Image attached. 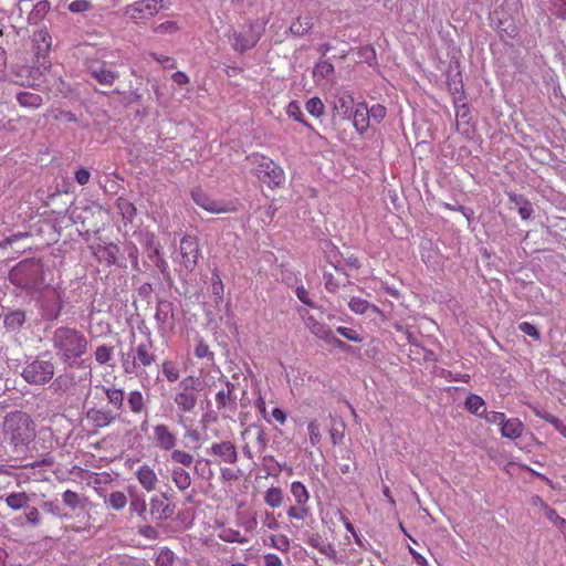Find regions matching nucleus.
<instances>
[{"label": "nucleus", "mask_w": 566, "mask_h": 566, "mask_svg": "<svg viewBox=\"0 0 566 566\" xmlns=\"http://www.w3.org/2000/svg\"><path fill=\"white\" fill-rule=\"evenodd\" d=\"M211 291H212V294H213V296L216 298V304L217 305L220 304L223 301L224 287H223L222 280H221V277L219 276V274L217 272L212 273Z\"/></svg>", "instance_id": "obj_47"}, {"label": "nucleus", "mask_w": 566, "mask_h": 566, "mask_svg": "<svg viewBox=\"0 0 566 566\" xmlns=\"http://www.w3.org/2000/svg\"><path fill=\"white\" fill-rule=\"evenodd\" d=\"M368 114H369L370 120L379 123L385 118V116L387 114V109L381 104H375L370 108H368Z\"/></svg>", "instance_id": "obj_58"}, {"label": "nucleus", "mask_w": 566, "mask_h": 566, "mask_svg": "<svg viewBox=\"0 0 566 566\" xmlns=\"http://www.w3.org/2000/svg\"><path fill=\"white\" fill-rule=\"evenodd\" d=\"M75 386V377L73 374H64L57 376L52 382V388L56 392L70 394Z\"/></svg>", "instance_id": "obj_32"}, {"label": "nucleus", "mask_w": 566, "mask_h": 566, "mask_svg": "<svg viewBox=\"0 0 566 566\" xmlns=\"http://www.w3.org/2000/svg\"><path fill=\"white\" fill-rule=\"evenodd\" d=\"M170 459L174 463L182 467H190L193 462V457L187 451L177 449V447L170 451Z\"/></svg>", "instance_id": "obj_43"}, {"label": "nucleus", "mask_w": 566, "mask_h": 566, "mask_svg": "<svg viewBox=\"0 0 566 566\" xmlns=\"http://www.w3.org/2000/svg\"><path fill=\"white\" fill-rule=\"evenodd\" d=\"M95 360L99 365L107 364L113 357V347L107 345H101L94 353Z\"/></svg>", "instance_id": "obj_50"}, {"label": "nucleus", "mask_w": 566, "mask_h": 566, "mask_svg": "<svg viewBox=\"0 0 566 566\" xmlns=\"http://www.w3.org/2000/svg\"><path fill=\"white\" fill-rule=\"evenodd\" d=\"M201 390L202 381L195 376L182 378L174 388L172 401L176 406L177 423L179 426H186L187 415L195 411Z\"/></svg>", "instance_id": "obj_3"}, {"label": "nucleus", "mask_w": 566, "mask_h": 566, "mask_svg": "<svg viewBox=\"0 0 566 566\" xmlns=\"http://www.w3.org/2000/svg\"><path fill=\"white\" fill-rule=\"evenodd\" d=\"M108 402L117 410L124 406V390L115 387H103Z\"/></svg>", "instance_id": "obj_34"}, {"label": "nucleus", "mask_w": 566, "mask_h": 566, "mask_svg": "<svg viewBox=\"0 0 566 566\" xmlns=\"http://www.w3.org/2000/svg\"><path fill=\"white\" fill-rule=\"evenodd\" d=\"M485 401L484 399L475 394H470L464 401V408L472 415L478 417H482L486 409L484 408Z\"/></svg>", "instance_id": "obj_29"}, {"label": "nucleus", "mask_w": 566, "mask_h": 566, "mask_svg": "<svg viewBox=\"0 0 566 566\" xmlns=\"http://www.w3.org/2000/svg\"><path fill=\"white\" fill-rule=\"evenodd\" d=\"M105 504H106V506H108L115 511H120L127 504V496L122 491L112 492L107 496V499H105Z\"/></svg>", "instance_id": "obj_40"}, {"label": "nucleus", "mask_w": 566, "mask_h": 566, "mask_svg": "<svg viewBox=\"0 0 566 566\" xmlns=\"http://www.w3.org/2000/svg\"><path fill=\"white\" fill-rule=\"evenodd\" d=\"M354 98L349 94H339L335 97L333 108L344 119L352 117Z\"/></svg>", "instance_id": "obj_25"}, {"label": "nucleus", "mask_w": 566, "mask_h": 566, "mask_svg": "<svg viewBox=\"0 0 566 566\" xmlns=\"http://www.w3.org/2000/svg\"><path fill=\"white\" fill-rule=\"evenodd\" d=\"M307 430L312 446H317L322 438L317 422L315 420L310 421L307 424Z\"/></svg>", "instance_id": "obj_62"}, {"label": "nucleus", "mask_w": 566, "mask_h": 566, "mask_svg": "<svg viewBox=\"0 0 566 566\" xmlns=\"http://www.w3.org/2000/svg\"><path fill=\"white\" fill-rule=\"evenodd\" d=\"M91 75L102 85H112L118 73L109 70L105 62H94L90 65Z\"/></svg>", "instance_id": "obj_21"}, {"label": "nucleus", "mask_w": 566, "mask_h": 566, "mask_svg": "<svg viewBox=\"0 0 566 566\" xmlns=\"http://www.w3.org/2000/svg\"><path fill=\"white\" fill-rule=\"evenodd\" d=\"M284 494L283 491L277 486H272L266 490L264 494V502L270 507H280L283 503Z\"/></svg>", "instance_id": "obj_38"}, {"label": "nucleus", "mask_w": 566, "mask_h": 566, "mask_svg": "<svg viewBox=\"0 0 566 566\" xmlns=\"http://www.w3.org/2000/svg\"><path fill=\"white\" fill-rule=\"evenodd\" d=\"M311 546L316 548L319 553L324 554L327 557H334L336 555V551L332 544L324 543L319 537H313L310 539Z\"/></svg>", "instance_id": "obj_48"}, {"label": "nucleus", "mask_w": 566, "mask_h": 566, "mask_svg": "<svg viewBox=\"0 0 566 566\" xmlns=\"http://www.w3.org/2000/svg\"><path fill=\"white\" fill-rule=\"evenodd\" d=\"M153 342L148 338L147 342L138 344L122 357L123 371L127 375H135L144 378L146 373L142 368L149 367L156 361V355L153 350Z\"/></svg>", "instance_id": "obj_5"}, {"label": "nucleus", "mask_w": 566, "mask_h": 566, "mask_svg": "<svg viewBox=\"0 0 566 566\" xmlns=\"http://www.w3.org/2000/svg\"><path fill=\"white\" fill-rule=\"evenodd\" d=\"M52 346L56 357L69 366L78 365L87 353L88 340L85 334L70 326L57 327L52 334Z\"/></svg>", "instance_id": "obj_2"}, {"label": "nucleus", "mask_w": 566, "mask_h": 566, "mask_svg": "<svg viewBox=\"0 0 566 566\" xmlns=\"http://www.w3.org/2000/svg\"><path fill=\"white\" fill-rule=\"evenodd\" d=\"M9 280L29 293L36 292L44 284L42 264L34 259L21 261L9 272Z\"/></svg>", "instance_id": "obj_4"}, {"label": "nucleus", "mask_w": 566, "mask_h": 566, "mask_svg": "<svg viewBox=\"0 0 566 566\" xmlns=\"http://www.w3.org/2000/svg\"><path fill=\"white\" fill-rule=\"evenodd\" d=\"M524 429L525 426L518 418H506L500 427V432L505 439L516 440L522 437Z\"/></svg>", "instance_id": "obj_24"}, {"label": "nucleus", "mask_w": 566, "mask_h": 566, "mask_svg": "<svg viewBox=\"0 0 566 566\" xmlns=\"http://www.w3.org/2000/svg\"><path fill=\"white\" fill-rule=\"evenodd\" d=\"M174 557L170 551H163L156 558V566H172Z\"/></svg>", "instance_id": "obj_63"}, {"label": "nucleus", "mask_w": 566, "mask_h": 566, "mask_svg": "<svg viewBox=\"0 0 566 566\" xmlns=\"http://www.w3.org/2000/svg\"><path fill=\"white\" fill-rule=\"evenodd\" d=\"M350 118H353V125L359 135H363L368 130L370 117L368 114V107L365 103L356 105Z\"/></svg>", "instance_id": "obj_22"}, {"label": "nucleus", "mask_w": 566, "mask_h": 566, "mask_svg": "<svg viewBox=\"0 0 566 566\" xmlns=\"http://www.w3.org/2000/svg\"><path fill=\"white\" fill-rule=\"evenodd\" d=\"M50 10V2L46 1V0H43V1H39L33 10L31 11L28 20L31 22H34L36 23L38 21L42 20L44 18V15L48 13V11Z\"/></svg>", "instance_id": "obj_45"}, {"label": "nucleus", "mask_w": 566, "mask_h": 566, "mask_svg": "<svg viewBox=\"0 0 566 566\" xmlns=\"http://www.w3.org/2000/svg\"><path fill=\"white\" fill-rule=\"evenodd\" d=\"M286 113L294 120L303 124L304 126L310 127L307 122L304 119L303 112H302L301 106H300V104L297 102H295V101L291 102L287 105Z\"/></svg>", "instance_id": "obj_51"}, {"label": "nucleus", "mask_w": 566, "mask_h": 566, "mask_svg": "<svg viewBox=\"0 0 566 566\" xmlns=\"http://www.w3.org/2000/svg\"><path fill=\"white\" fill-rule=\"evenodd\" d=\"M247 160L253 167L255 176L269 187H280L284 184L283 168L271 158L261 154H252L247 157Z\"/></svg>", "instance_id": "obj_6"}, {"label": "nucleus", "mask_w": 566, "mask_h": 566, "mask_svg": "<svg viewBox=\"0 0 566 566\" xmlns=\"http://www.w3.org/2000/svg\"><path fill=\"white\" fill-rule=\"evenodd\" d=\"M25 322V314L23 311H11L4 315L3 324L10 332L19 331Z\"/></svg>", "instance_id": "obj_30"}, {"label": "nucleus", "mask_w": 566, "mask_h": 566, "mask_svg": "<svg viewBox=\"0 0 566 566\" xmlns=\"http://www.w3.org/2000/svg\"><path fill=\"white\" fill-rule=\"evenodd\" d=\"M33 44L35 46V56L38 66L33 67L31 71L32 82L29 83L30 86H40L43 76V72L49 70L50 62L46 61V54L51 48V35L44 29L38 30L33 33Z\"/></svg>", "instance_id": "obj_7"}, {"label": "nucleus", "mask_w": 566, "mask_h": 566, "mask_svg": "<svg viewBox=\"0 0 566 566\" xmlns=\"http://www.w3.org/2000/svg\"><path fill=\"white\" fill-rule=\"evenodd\" d=\"M340 521L343 522L346 531L352 534L355 543L361 548L367 549L368 543L363 539V537L356 532L354 525L344 516H340Z\"/></svg>", "instance_id": "obj_52"}, {"label": "nucleus", "mask_w": 566, "mask_h": 566, "mask_svg": "<svg viewBox=\"0 0 566 566\" xmlns=\"http://www.w3.org/2000/svg\"><path fill=\"white\" fill-rule=\"evenodd\" d=\"M135 478L137 479L139 485L146 492H153L156 490L157 484L159 483V479L154 468L149 464H142L135 471Z\"/></svg>", "instance_id": "obj_18"}, {"label": "nucleus", "mask_w": 566, "mask_h": 566, "mask_svg": "<svg viewBox=\"0 0 566 566\" xmlns=\"http://www.w3.org/2000/svg\"><path fill=\"white\" fill-rule=\"evenodd\" d=\"M256 41L258 39L252 35H248L244 33H234L231 39V44L235 51L245 52L252 49L255 45Z\"/></svg>", "instance_id": "obj_31"}, {"label": "nucleus", "mask_w": 566, "mask_h": 566, "mask_svg": "<svg viewBox=\"0 0 566 566\" xmlns=\"http://www.w3.org/2000/svg\"><path fill=\"white\" fill-rule=\"evenodd\" d=\"M62 500L65 505L71 507L72 510H75L77 507H82V501L80 494L76 492H73L71 490H66L62 494Z\"/></svg>", "instance_id": "obj_53"}, {"label": "nucleus", "mask_w": 566, "mask_h": 566, "mask_svg": "<svg viewBox=\"0 0 566 566\" xmlns=\"http://www.w3.org/2000/svg\"><path fill=\"white\" fill-rule=\"evenodd\" d=\"M306 111L314 117L319 118L324 115L325 105L319 97H312L305 104Z\"/></svg>", "instance_id": "obj_44"}, {"label": "nucleus", "mask_w": 566, "mask_h": 566, "mask_svg": "<svg viewBox=\"0 0 566 566\" xmlns=\"http://www.w3.org/2000/svg\"><path fill=\"white\" fill-rule=\"evenodd\" d=\"M290 491L295 504L289 507L287 516L292 520L303 521L311 515L308 490L302 482L294 481L291 483Z\"/></svg>", "instance_id": "obj_11"}, {"label": "nucleus", "mask_w": 566, "mask_h": 566, "mask_svg": "<svg viewBox=\"0 0 566 566\" xmlns=\"http://www.w3.org/2000/svg\"><path fill=\"white\" fill-rule=\"evenodd\" d=\"M130 513H135L143 520L146 518L147 504L144 496H135L129 503Z\"/></svg>", "instance_id": "obj_49"}, {"label": "nucleus", "mask_w": 566, "mask_h": 566, "mask_svg": "<svg viewBox=\"0 0 566 566\" xmlns=\"http://www.w3.org/2000/svg\"><path fill=\"white\" fill-rule=\"evenodd\" d=\"M168 9L166 0H138L128 4L124 9V14L132 21L150 19L160 10Z\"/></svg>", "instance_id": "obj_9"}, {"label": "nucleus", "mask_w": 566, "mask_h": 566, "mask_svg": "<svg viewBox=\"0 0 566 566\" xmlns=\"http://www.w3.org/2000/svg\"><path fill=\"white\" fill-rule=\"evenodd\" d=\"M18 103L23 107L38 108L42 105V97L39 94L21 92L17 95Z\"/></svg>", "instance_id": "obj_36"}, {"label": "nucleus", "mask_w": 566, "mask_h": 566, "mask_svg": "<svg viewBox=\"0 0 566 566\" xmlns=\"http://www.w3.org/2000/svg\"><path fill=\"white\" fill-rule=\"evenodd\" d=\"M216 405L218 410L235 411L237 397L234 396V385L227 381L224 386L216 394Z\"/></svg>", "instance_id": "obj_19"}, {"label": "nucleus", "mask_w": 566, "mask_h": 566, "mask_svg": "<svg viewBox=\"0 0 566 566\" xmlns=\"http://www.w3.org/2000/svg\"><path fill=\"white\" fill-rule=\"evenodd\" d=\"M252 430H256V443L260 451H264L268 447V437L265 434L264 429L261 426H258L255 423L250 424L248 428H245L241 436L244 439L247 434H249Z\"/></svg>", "instance_id": "obj_41"}, {"label": "nucleus", "mask_w": 566, "mask_h": 566, "mask_svg": "<svg viewBox=\"0 0 566 566\" xmlns=\"http://www.w3.org/2000/svg\"><path fill=\"white\" fill-rule=\"evenodd\" d=\"M200 248L198 239L195 235H184L179 247V266L180 273H191L198 263Z\"/></svg>", "instance_id": "obj_10"}, {"label": "nucleus", "mask_w": 566, "mask_h": 566, "mask_svg": "<svg viewBox=\"0 0 566 566\" xmlns=\"http://www.w3.org/2000/svg\"><path fill=\"white\" fill-rule=\"evenodd\" d=\"M348 307L349 310L355 313V314H358V315H363V314H376V315H381L382 312L381 310L369 303L368 301L361 298V297H352L348 302Z\"/></svg>", "instance_id": "obj_26"}, {"label": "nucleus", "mask_w": 566, "mask_h": 566, "mask_svg": "<svg viewBox=\"0 0 566 566\" xmlns=\"http://www.w3.org/2000/svg\"><path fill=\"white\" fill-rule=\"evenodd\" d=\"M191 197L197 206L211 213H227L234 210V207L231 203L216 200L209 197L201 189L192 190Z\"/></svg>", "instance_id": "obj_14"}, {"label": "nucleus", "mask_w": 566, "mask_h": 566, "mask_svg": "<svg viewBox=\"0 0 566 566\" xmlns=\"http://www.w3.org/2000/svg\"><path fill=\"white\" fill-rule=\"evenodd\" d=\"M552 6L554 13L558 18L566 20V0H552Z\"/></svg>", "instance_id": "obj_64"}, {"label": "nucleus", "mask_w": 566, "mask_h": 566, "mask_svg": "<svg viewBox=\"0 0 566 566\" xmlns=\"http://www.w3.org/2000/svg\"><path fill=\"white\" fill-rule=\"evenodd\" d=\"M171 480L175 486L181 492L188 490L191 485L190 473L181 467H174L171 469Z\"/></svg>", "instance_id": "obj_28"}, {"label": "nucleus", "mask_w": 566, "mask_h": 566, "mask_svg": "<svg viewBox=\"0 0 566 566\" xmlns=\"http://www.w3.org/2000/svg\"><path fill=\"white\" fill-rule=\"evenodd\" d=\"M161 373L169 382H176L180 377V369L172 360H164L160 365Z\"/></svg>", "instance_id": "obj_42"}, {"label": "nucleus", "mask_w": 566, "mask_h": 566, "mask_svg": "<svg viewBox=\"0 0 566 566\" xmlns=\"http://www.w3.org/2000/svg\"><path fill=\"white\" fill-rule=\"evenodd\" d=\"M304 324L315 337L323 340L334 339L333 331L326 324L318 322L313 315L305 316Z\"/></svg>", "instance_id": "obj_23"}, {"label": "nucleus", "mask_w": 566, "mask_h": 566, "mask_svg": "<svg viewBox=\"0 0 566 566\" xmlns=\"http://www.w3.org/2000/svg\"><path fill=\"white\" fill-rule=\"evenodd\" d=\"M168 496L166 493L155 495L150 499V514L154 520L164 521L171 516L172 510L167 504Z\"/></svg>", "instance_id": "obj_20"}, {"label": "nucleus", "mask_w": 566, "mask_h": 566, "mask_svg": "<svg viewBox=\"0 0 566 566\" xmlns=\"http://www.w3.org/2000/svg\"><path fill=\"white\" fill-rule=\"evenodd\" d=\"M207 452L220 463L235 464L239 459L237 447L231 441L213 442Z\"/></svg>", "instance_id": "obj_15"}, {"label": "nucleus", "mask_w": 566, "mask_h": 566, "mask_svg": "<svg viewBox=\"0 0 566 566\" xmlns=\"http://www.w3.org/2000/svg\"><path fill=\"white\" fill-rule=\"evenodd\" d=\"M179 30V25L175 21H165L154 28L157 34H172Z\"/></svg>", "instance_id": "obj_57"}, {"label": "nucleus", "mask_w": 566, "mask_h": 566, "mask_svg": "<svg viewBox=\"0 0 566 566\" xmlns=\"http://www.w3.org/2000/svg\"><path fill=\"white\" fill-rule=\"evenodd\" d=\"M312 18L298 17L295 21L292 22L290 32L294 35L302 36L312 29Z\"/></svg>", "instance_id": "obj_37"}, {"label": "nucleus", "mask_w": 566, "mask_h": 566, "mask_svg": "<svg viewBox=\"0 0 566 566\" xmlns=\"http://www.w3.org/2000/svg\"><path fill=\"white\" fill-rule=\"evenodd\" d=\"M21 376L28 384L41 386L53 378L54 365L51 360L35 358L25 363Z\"/></svg>", "instance_id": "obj_8"}, {"label": "nucleus", "mask_w": 566, "mask_h": 566, "mask_svg": "<svg viewBox=\"0 0 566 566\" xmlns=\"http://www.w3.org/2000/svg\"><path fill=\"white\" fill-rule=\"evenodd\" d=\"M116 206L122 216L123 222L125 224L130 223L136 217V207L125 198H118Z\"/></svg>", "instance_id": "obj_33"}, {"label": "nucleus", "mask_w": 566, "mask_h": 566, "mask_svg": "<svg viewBox=\"0 0 566 566\" xmlns=\"http://www.w3.org/2000/svg\"><path fill=\"white\" fill-rule=\"evenodd\" d=\"M262 465L268 471L269 474H274L275 472L281 471L280 463L275 460L273 455L266 454L262 458Z\"/></svg>", "instance_id": "obj_59"}, {"label": "nucleus", "mask_w": 566, "mask_h": 566, "mask_svg": "<svg viewBox=\"0 0 566 566\" xmlns=\"http://www.w3.org/2000/svg\"><path fill=\"white\" fill-rule=\"evenodd\" d=\"M40 302L46 318L53 319L60 315L62 310L61 295L54 287H46Z\"/></svg>", "instance_id": "obj_17"}, {"label": "nucleus", "mask_w": 566, "mask_h": 566, "mask_svg": "<svg viewBox=\"0 0 566 566\" xmlns=\"http://www.w3.org/2000/svg\"><path fill=\"white\" fill-rule=\"evenodd\" d=\"M270 545L281 552H287L290 549V541L285 535H272L270 537Z\"/></svg>", "instance_id": "obj_56"}, {"label": "nucleus", "mask_w": 566, "mask_h": 566, "mask_svg": "<svg viewBox=\"0 0 566 566\" xmlns=\"http://www.w3.org/2000/svg\"><path fill=\"white\" fill-rule=\"evenodd\" d=\"M7 505L12 510L28 507L29 496L24 492L10 493L4 497Z\"/></svg>", "instance_id": "obj_39"}, {"label": "nucleus", "mask_w": 566, "mask_h": 566, "mask_svg": "<svg viewBox=\"0 0 566 566\" xmlns=\"http://www.w3.org/2000/svg\"><path fill=\"white\" fill-rule=\"evenodd\" d=\"M219 537L224 541V542H229V543H244L247 539L241 535V533L239 531H234V530H231V528H228V530H223L220 534H219Z\"/></svg>", "instance_id": "obj_54"}, {"label": "nucleus", "mask_w": 566, "mask_h": 566, "mask_svg": "<svg viewBox=\"0 0 566 566\" xmlns=\"http://www.w3.org/2000/svg\"><path fill=\"white\" fill-rule=\"evenodd\" d=\"M334 65L326 60L319 61L314 67V76L321 78H328L334 74Z\"/></svg>", "instance_id": "obj_46"}, {"label": "nucleus", "mask_w": 566, "mask_h": 566, "mask_svg": "<svg viewBox=\"0 0 566 566\" xmlns=\"http://www.w3.org/2000/svg\"><path fill=\"white\" fill-rule=\"evenodd\" d=\"M336 332L345 337L346 339L354 342V343H360L363 342L361 335L354 328L345 327V326H338L336 328Z\"/></svg>", "instance_id": "obj_55"}, {"label": "nucleus", "mask_w": 566, "mask_h": 566, "mask_svg": "<svg viewBox=\"0 0 566 566\" xmlns=\"http://www.w3.org/2000/svg\"><path fill=\"white\" fill-rule=\"evenodd\" d=\"M153 442L161 451L170 452L178 446L177 432L166 423L153 427Z\"/></svg>", "instance_id": "obj_12"}, {"label": "nucleus", "mask_w": 566, "mask_h": 566, "mask_svg": "<svg viewBox=\"0 0 566 566\" xmlns=\"http://www.w3.org/2000/svg\"><path fill=\"white\" fill-rule=\"evenodd\" d=\"M84 419L93 431L97 432L99 429L113 423L115 421V416L111 410L93 407L85 412Z\"/></svg>", "instance_id": "obj_16"}, {"label": "nucleus", "mask_w": 566, "mask_h": 566, "mask_svg": "<svg viewBox=\"0 0 566 566\" xmlns=\"http://www.w3.org/2000/svg\"><path fill=\"white\" fill-rule=\"evenodd\" d=\"M155 319L157 322L158 333L161 336L170 333L175 327V316L172 303L166 300L157 303Z\"/></svg>", "instance_id": "obj_13"}, {"label": "nucleus", "mask_w": 566, "mask_h": 566, "mask_svg": "<svg viewBox=\"0 0 566 566\" xmlns=\"http://www.w3.org/2000/svg\"><path fill=\"white\" fill-rule=\"evenodd\" d=\"M127 405L133 413H142L145 410V399L139 390H132L127 396Z\"/></svg>", "instance_id": "obj_35"}, {"label": "nucleus", "mask_w": 566, "mask_h": 566, "mask_svg": "<svg viewBox=\"0 0 566 566\" xmlns=\"http://www.w3.org/2000/svg\"><path fill=\"white\" fill-rule=\"evenodd\" d=\"M36 424L24 411L9 412L3 419V440L20 460L34 458Z\"/></svg>", "instance_id": "obj_1"}, {"label": "nucleus", "mask_w": 566, "mask_h": 566, "mask_svg": "<svg viewBox=\"0 0 566 566\" xmlns=\"http://www.w3.org/2000/svg\"><path fill=\"white\" fill-rule=\"evenodd\" d=\"M518 329L524 333L525 335L532 337L535 340H538L541 338L539 331L535 325H533L530 322H522L518 324Z\"/></svg>", "instance_id": "obj_61"}, {"label": "nucleus", "mask_w": 566, "mask_h": 566, "mask_svg": "<svg viewBox=\"0 0 566 566\" xmlns=\"http://www.w3.org/2000/svg\"><path fill=\"white\" fill-rule=\"evenodd\" d=\"M118 248L111 243L108 245H97L94 254L99 262H104L107 265H112L116 262Z\"/></svg>", "instance_id": "obj_27"}, {"label": "nucleus", "mask_w": 566, "mask_h": 566, "mask_svg": "<svg viewBox=\"0 0 566 566\" xmlns=\"http://www.w3.org/2000/svg\"><path fill=\"white\" fill-rule=\"evenodd\" d=\"M482 418H484L488 423L499 427H501L506 419L505 413L500 411H485Z\"/></svg>", "instance_id": "obj_60"}]
</instances>
